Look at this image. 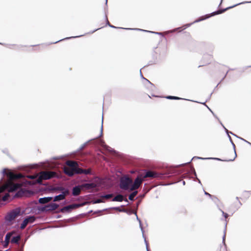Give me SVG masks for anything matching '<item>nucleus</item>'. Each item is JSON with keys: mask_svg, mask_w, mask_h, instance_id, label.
<instances>
[{"mask_svg": "<svg viewBox=\"0 0 251 251\" xmlns=\"http://www.w3.org/2000/svg\"><path fill=\"white\" fill-rule=\"evenodd\" d=\"M132 184V180L127 176L121 177L120 187L122 189L127 190Z\"/></svg>", "mask_w": 251, "mask_h": 251, "instance_id": "1", "label": "nucleus"}, {"mask_svg": "<svg viewBox=\"0 0 251 251\" xmlns=\"http://www.w3.org/2000/svg\"><path fill=\"white\" fill-rule=\"evenodd\" d=\"M19 213V210H13L10 212L5 217V220L7 224L9 225V224L15 218Z\"/></svg>", "mask_w": 251, "mask_h": 251, "instance_id": "2", "label": "nucleus"}, {"mask_svg": "<svg viewBox=\"0 0 251 251\" xmlns=\"http://www.w3.org/2000/svg\"><path fill=\"white\" fill-rule=\"evenodd\" d=\"M41 174V177L44 179V180L49 179L55 175V173L54 172H46L43 171L40 173Z\"/></svg>", "mask_w": 251, "mask_h": 251, "instance_id": "3", "label": "nucleus"}, {"mask_svg": "<svg viewBox=\"0 0 251 251\" xmlns=\"http://www.w3.org/2000/svg\"><path fill=\"white\" fill-rule=\"evenodd\" d=\"M143 179L139 178V177H137L134 181V183L133 184H131V187L130 188V190L132 191L133 190L136 189L139 187L141 184L142 183L143 181Z\"/></svg>", "mask_w": 251, "mask_h": 251, "instance_id": "4", "label": "nucleus"}, {"mask_svg": "<svg viewBox=\"0 0 251 251\" xmlns=\"http://www.w3.org/2000/svg\"><path fill=\"white\" fill-rule=\"evenodd\" d=\"M251 3V1H245V2H240V3H237V4H236L233 5V6H231L228 7L224 9L219 10H218L217 11L213 12H212L211 13V15H215L220 14L222 13L223 12H224L227 9L233 8V7H234L235 6H237L238 5H240V4H244V3Z\"/></svg>", "mask_w": 251, "mask_h": 251, "instance_id": "5", "label": "nucleus"}, {"mask_svg": "<svg viewBox=\"0 0 251 251\" xmlns=\"http://www.w3.org/2000/svg\"><path fill=\"white\" fill-rule=\"evenodd\" d=\"M69 194V190H65L64 191H62L61 194L56 196L54 198L53 201H58L60 200H62L65 199L66 195H68Z\"/></svg>", "mask_w": 251, "mask_h": 251, "instance_id": "6", "label": "nucleus"}, {"mask_svg": "<svg viewBox=\"0 0 251 251\" xmlns=\"http://www.w3.org/2000/svg\"><path fill=\"white\" fill-rule=\"evenodd\" d=\"M35 221V218L33 216H31L28 218H25L21 226V228H24L28 223H33Z\"/></svg>", "mask_w": 251, "mask_h": 251, "instance_id": "7", "label": "nucleus"}, {"mask_svg": "<svg viewBox=\"0 0 251 251\" xmlns=\"http://www.w3.org/2000/svg\"><path fill=\"white\" fill-rule=\"evenodd\" d=\"M80 204H73L69 205L67 206H66L64 207H63L62 209H61L60 211L62 212H64L65 211H69L72 209H75V208L78 207L80 206Z\"/></svg>", "mask_w": 251, "mask_h": 251, "instance_id": "8", "label": "nucleus"}, {"mask_svg": "<svg viewBox=\"0 0 251 251\" xmlns=\"http://www.w3.org/2000/svg\"><path fill=\"white\" fill-rule=\"evenodd\" d=\"M64 173L70 176H72L74 175V171L73 169L70 168L69 167H64Z\"/></svg>", "mask_w": 251, "mask_h": 251, "instance_id": "9", "label": "nucleus"}, {"mask_svg": "<svg viewBox=\"0 0 251 251\" xmlns=\"http://www.w3.org/2000/svg\"><path fill=\"white\" fill-rule=\"evenodd\" d=\"M135 215L136 216V219L137 220L139 221V226H140V229H141V231L142 233V236L144 238V242H145V243L146 244V250L147 251H149L148 250V244H147V242L146 240V238L144 236V230H143V227L142 226V225H141V221L138 218V217H137V215H136V213H135Z\"/></svg>", "mask_w": 251, "mask_h": 251, "instance_id": "10", "label": "nucleus"}, {"mask_svg": "<svg viewBox=\"0 0 251 251\" xmlns=\"http://www.w3.org/2000/svg\"><path fill=\"white\" fill-rule=\"evenodd\" d=\"M12 234H13V232H11L7 233L6 234V235H5L4 244L3 245L4 247H6L8 246V245L9 243V240H10Z\"/></svg>", "mask_w": 251, "mask_h": 251, "instance_id": "11", "label": "nucleus"}, {"mask_svg": "<svg viewBox=\"0 0 251 251\" xmlns=\"http://www.w3.org/2000/svg\"><path fill=\"white\" fill-rule=\"evenodd\" d=\"M52 199L51 197H45L41 198L39 199V202L41 204H44L49 202Z\"/></svg>", "mask_w": 251, "mask_h": 251, "instance_id": "12", "label": "nucleus"}, {"mask_svg": "<svg viewBox=\"0 0 251 251\" xmlns=\"http://www.w3.org/2000/svg\"><path fill=\"white\" fill-rule=\"evenodd\" d=\"M59 206V205L55 203H51L47 205L48 211H51L56 209Z\"/></svg>", "mask_w": 251, "mask_h": 251, "instance_id": "13", "label": "nucleus"}, {"mask_svg": "<svg viewBox=\"0 0 251 251\" xmlns=\"http://www.w3.org/2000/svg\"><path fill=\"white\" fill-rule=\"evenodd\" d=\"M81 186H76L73 188L72 194L74 196L78 195L80 192Z\"/></svg>", "mask_w": 251, "mask_h": 251, "instance_id": "14", "label": "nucleus"}, {"mask_svg": "<svg viewBox=\"0 0 251 251\" xmlns=\"http://www.w3.org/2000/svg\"><path fill=\"white\" fill-rule=\"evenodd\" d=\"M66 164L69 166L74 169L75 167L78 166V164L76 161L68 160L66 162Z\"/></svg>", "mask_w": 251, "mask_h": 251, "instance_id": "15", "label": "nucleus"}, {"mask_svg": "<svg viewBox=\"0 0 251 251\" xmlns=\"http://www.w3.org/2000/svg\"><path fill=\"white\" fill-rule=\"evenodd\" d=\"M20 187V185L19 184H13L10 185L8 191L9 192H13L16 190L18 188Z\"/></svg>", "mask_w": 251, "mask_h": 251, "instance_id": "16", "label": "nucleus"}, {"mask_svg": "<svg viewBox=\"0 0 251 251\" xmlns=\"http://www.w3.org/2000/svg\"><path fill=\"white\" fill-rule=\"evenodd\" d=\"M126 29H128V30H140V31H144V32H150V33H153V34H157V35H161L162 33L161 32H153V31H149V30H144V29H139V28H125Z\"/></svg>", "mask_w": 251, "mask_h": 251, "instance_id": "17", "label": "nucleus"}, {"mask_svg": "<svg viewBox=\"0 0 251 251\" xmlns=\"http://www.w3.org/2000/svg\"><path fill=\"white\" fill-rule=\"evenodd\" d=\"M123 201H124V197H123V195H122L121 194H119V195H117L115 197H114L112 199L113 201L121 202Z\"/></svg>", "mask_w": 251, "mask_h": 251, "instance_id": "18", "label": "nucleus"}, {"mask_svg": "<svg viewBox=\"0 0 251 251\" xmlns=\"http://www.w3.org/2000/svg\"><path fill=\"white\" fill-rule=\"evenodd\" d=\"M156 176V174L151 171H148L146 172L145 175L143 176V178L146 177H155Z\"/></svg>", "mask_w": 251, "mask_h": 251, "instance_id": "19", "label": "nucleus"}, {"mask_svg": "<svg viewBox=\"0 0 251 251\" xmlns=\"http://www.w3.org/2000/svg\"><path fill=\"white\" fill-rule=\"evenodd\" d=\"M82 187H85L87 189L93 188L96 187V184L94 183H86L81 185Z\"/></svg>", "mask_w": 251, "mask_h": 251, "instance_id": "20", "label": "nucleus"}, {"mask_svg": "<svg viewBox=\"0 0 251 251\" xmlns=\"http://www.w3.org/2000/svg\"><path fill=\"white\" fill-rule=\"evenodd\" d=\"M228 138H229V140L230 141V142L231 143V144H232V146L233 147V150H234V156L233 158H232V159H229L228 160L229 161H233L235 159V158H236V156H237L236 155V151H235V147L234 144L232 141L231 137H230V136L229 135H228Z\"/></svg>", "mask_w": 251, "mask_h": 251, "instance_id": "21", "label": "nucleus"}, {"mask_svg": "<svg viewBox=\"0 0 251 251\" xmlns=\"http://www.w3.org/2000/svg\"><path fill=\"white\" fill-rule=\"evenodd\" d=\"M74 173L77 174H81L83 173V169H80L78 167V166H76L75 167L74 169Z\"/></svg>", "mask_w": 251, "mask_h": 251, "instance_id": "22", "label": "nucleus"}, {"mask_svg": "<svg viewBox=\"0 0 251 251\" xmlns=\"http://www.w3.org/2000/svg\"><path fill=\"white\" fill-rule=\"evenodd\" d=\"M20 239V236L19 235H18V236H15V237H13L12 238L11 242L13 243L18 244Z\"/></svg>", "mask_w": 251, "mask_h": 251, "instance_id": "23", "label": "nucleus"}, {"mask_svg": "<svg viewBox=\"0 0 251 251\" xmlns=\"http://www.w3.org/2000/svg\"><path fill=\"white\" fill-rule=\"evenodd\" d=\"M137 191H135L133 192L131 194H130L129 196L128 199L130 201L133 200L134 197L137 195Z\"/></svg>", "mask_w": 251, "mask_h": 251, "instance_id": "24", "label": "nucleus"}, {"mask_svg": "<svg viewBox=\"0 0 251 251\" xmlns=\"http://www.w3.org/2000/svg\"><path fill=\"white\" fill-rule=\"evenodd\" d=\"M51 191H64L65 189L62 187H53L50 189Z\"/></svg>", "mask_w": 251, "mask_h": 251, "instance_id": "25", "label": "nucleus"}, {"mask_svg": "<svg viewBox=\"0 0 251 251\" xmlns=\"http://www.w3.org/2000/svg\"><path fill=\"white\" fill-rule=\"evenodd\" d=\"M47 207V205H45V206L44 207H40V208H38V212H44V211H48V208H46Z\"/></svg>", "mask_w": 251, "mask_h": 251, "instance_id": "26", "label": "nucleus"}, {"mask_svg": "<svg viewBox=\"0 0 251 251\" xmlns=\"http://www.w3.org/2000/svg\"><path fill=\"white\" fill-rule=\"evenodd\" d=\"M93 139H91V140H89L88 141H87V142H85L84 143H83V144H82L80 147L79 148V149L78 150V151H80V150H82L85 147V146L91 140H92Z\"/></svg>", "mask_w": 251, "mask_h": 251, "instance_id": "27", "label": "nucleus"}, {"mask_svg": "<svg viewBox=\"0 0 251 251\" xmlns=\"http://www.w3.org/2000/svg\"><path fill=\"white\" fill-rule=\"evenodd\" d=\"M102 124H103V114L102 115L101 126L100 130V134L96 138H99L100 137H101L102 136V130H103Z\"/></svg>", "mask_w": 251, "mask_h": 251, "instance_id": "28", "label": "nucleus"}, {"mask_svg": "<svg viewBox=\"0 0 251 251\" xmlns=\"http://www.w3.org/2000/svg\"><path fill=\"white\" fill-rule=\"evenodd\" d=\"M22 177H23V176L21 174H18V175H11V178H12V179H14V178H21Z\"/></svg>", "mask_w": 251, "mask_h": 251, "instance_id": "29", "label": "nucleus"}, {"mask_svg": "<svg viewBox=\"0 0 251 251\" xmlns=\"http://www.w3.org/2000/svg\"><path fill=\"white\" fill-rule=\"evenodd\" d=\"M166 98V99H169V100H180V99H181V98H179L177 97H175V96H167Z\"/></svg>", "mask_w": 251, "mask_h": 251, "instance_id": "30", "label": "nucleus"}, {"mask_svg": "<svg viewBox=\"0 0 251 251\" xmlns=\"http://www.w3.org/2000/svg\"><path fill=\"white\" fill-rule=\"evenodd\" d=\"M8 184H5V185H4L2 186L1 187H0V193L3 192L8 187Z\"/></svg>", "mask_w": 251, "mask_h": 251, "instance_id": "31", "label": "nucleus"}, {"mask_svg": "<svg viewBox=\"0 0 251 251\" xmlns=\"http://www.w3.org/2000/svg\"><path fill=\"white\" fill-rule=\"evenodd\" d=\"M195 158L198 159H201V160L209 159V157L203 158V157H194L190 161L187 162V163H189L192 160V159H194ZM186 164H187V163Z\"/></svg>", "mask_w": 251, "mask_h": 251, "instance_id": "32", "label": "nucleus"}, {"mask_svg": "<svg viewBox=\"0 0 251 251\" xmlns=\"http://www.w3.org/2000/svg\"><path fill=\"white\" fill-rule=\"evenodd\" d=\"M112 197H113L112 194H107V195L101 196L102 198H105L107 199H110V198H112Z\"/></svg>", "mask_w": 251, "mask_h": 251, "instance_id": "33", "label": "nucleus"}, {"mask_svg": "<svg viewBox=\"0 0 251 251\" xmlns=\"http://www.w3.org/2000/svg\"><path fill=\"white\" fill-rule=\"evenodd\" d=\"M43 180H44V179L41 177V174H40V176L39 177L37 178L36 181L37 183L41 184Z\"/></svg>", "mask_w": 251, "mask_h": 251, "instance_id": "34", "label": "nucleus"}, {"mask_svg": "<svg viewBox=\"0 0 251 251\" xmlns=\"http://www.w3.org/2000/svg\"><path fill=\"white\" fill-rule=\"evenodd\" d=\"M91 173V169H88L87 170H83V173H84L85 174H89Z\"/></svg>", "mask_w": 251, "mask_h": 251, "instance_id": "35", "label": "nucleus"}, {"mask_svg": "<svg viewBox=\"0 0 251 251\" xmlns=\"http://www.w3.org/2000/svg\"><path fill=\"white\" fill-rule=\"evenodd\" d=\"M9 197V194H8V193L6 194L4 196H3V197H2V200H3V201H6V200L8 199V198Z\"/></svg>", "mask_w": 251, "mask_h": 251, "instance_id": "36", "label": "nucleus"}, {"mask_svg": "<svg viewBox=\"0 0 251 251\" xmlns=\"http://www.w3.org/2000/svg\"><path fill=\"white\" fill-rule=\"evenodd\" d=\"M140 73L141 77L142 78H143V79H145L147 82H148V83L149 84H150L151 85L153 86V85H152V84H151V82H150L148 79H147L145 78L144 77H143V75H142V73H141V70L140 71Z\"/></svg>", "mask_w": 251, "mask_h": 251, "instance_id": "37", "label": "nucleus"}, {"mask_svg": "<svg viewBox=\"0 0 251 251\" xmlns=\"http://www.w3.org/2000/svg\"><path fill=\"white\" fill-rule=\"evenodd\" d=\"M100 202H103V201L101 199H98L97 200H95L94 201H93V203H100Z\"/></svg>", "mask_w": 251, "mask_h": 251, "instance_id": "38", "label": "nucleus"}, {"mask_svg": "<svg viewBox=\"0 0 251 251\" xmlns=\"http://www.w3.org/2000/svg\"><path fill=\"white\" fill-rule=\"evenodd\" d=\"M105 148L107 150H108L109 151H111V152L114 151V150L112 148H111L110 147H109L108 146H105Z\"/></svg>", "mask_w": 251, "mask_h": 251, "instance_id": "39", "label": "nucleus"}, {"mask_svg": "<svg viewBox=\"0 0 251 251\" xmlns=\"http://www.w3.org/2000/svg\"><path fill=\"white\" fill-rule=\"evenodd\" d=\"M106 21H107V25H108L111 28H117V27L115 26H113V25H111L109 24L108 21V20L107 18H106Z\"/></svg>", "mask_w": 251, "mask_h": 251, "instance_id": "40", "label": "nucleus"}, {"mask_svg": "<svg viewBox=\"0 0 251 251\" xmlns=\"http://www.w3.org/2000/svg\"><path fill=\"white\" fill-rule=\"evenodd\" d=\"M221 212L222 213V215L225 217V218H227L228 216V214L227 213H225L223 210H220Z\"/></svg>", "mask_w": 251, "mask_h": 251, "instance_id": "41", "label": "nucleus"}, {"mask_svg": "<svg viewBox=\"0 0 251 251\" xmlns=\"http://www.w3.org/2000/svg\"><path fill=\"white\" fill-rule=\"evenodd\" d=\"M111 208L113 209H115V210H118L119 211H122V210L119 207H112Z\"/></svg>", "mask_w": 251, "mask_h": 251, "instance_id": "42", "label": "nucleus"}, {"mask_svg": "<svg viewBox=\"0 0 251 251\" xmlns=\"http://www.w3.org/2000/svg\"><path fill=\"white\" fill-rule=\"evenodd\" d=\"M240 139L244 141L245 142H246L248 144L251 145V143H250L249 142L246 141V140L244 139L243 138H240Z\"/></svg>", "mask_w": 251, "mask_h": 251, "instance_id": "43", "label": "nucleus"}, {"mask_svg": "<svg viewBox=\"0 0 251 251\" xmlns=\"http://www.w3.org/2000/svg\"><path fill=\"white\" fill-rule=\"evenodd\" d=\"M209 159L216 160H221L220 158H216V157H209Z\"/></svg>", "mask_w": 251, "mask_h": 251, "instance_id": "44", "label": "nucleus"}, {"mask_svg": "<svg viewBox=\"0 0 251 251\" xmlns=\"http://www.w3.org/2000/svg\"><path fill=\"white\" fill-rule=\"evenodd\" d=\"M204 19H200V20H196L195 21L194 23H198L199 22H200L203 20H204Z\"/></svg>", "mask_w": 251, "mask_h": 251, "instance_id": "45", "label": "nucleus"}, {"mask_svg": "<svg viewBox=\"0 0 251 251\" xmlns=\"http://www.w3.org/2000/svg\"><path fill=\"white\" fill-rule=\"evenodd\" d=\"M204 194H205V195H208V196L209 197H211V195H210V194H209V193H207V192H204Z\"/></svg>", "mask_w": 251, "mask_h": 251, "instance_id": "46", "label": "nucleus"}, {"mask_svg": "<svg viewBox=\"0 0 251 251\" xmlns=\"http://www.w3.org/2000/svg\"><path fill=\"white\" fill-rule=\"evenodd\" d=\"M230 133L231 134H232L233 136H235L236 137H237V138H238L240 139V137H238L237 136H236V135H235V134H233V133H232V132H230Z\"/></svg>", "mask_w": 251, "mask_h": 251, "instance_id": "47", "label": "nucleus"}, {"mask_svg": "<svg viewBox=\"0 0 251 251\" xmlns=\"http://www.w3.org/2000/svg\"><path fill=\"white\" fill-rule=\"evenodd\" d=\"M100 212H101V211H100V210H98V211H95V212H94V213H95V214H96V213H98Z\"/></svg>", "mask_w": 251, "mask_h": 251, "instance_id": "48", "label": "nucleus"}, {"mask_svg": "<svg viewBox=\"0 0 251 251\" xmlns=\"http://www.w3.org/2000/svg\"><path fill=\"white\" fill-rule=\"evenodd\" d=\"M62 40H63V39H60V40H58V41H57L55 42L54 43H57V42H59V41H62Z\"/></svg>", "mask_w": 251, "mask_h": 251, "instance_id": "49", "label": "nucleus"}, {"mask_svg": "<svg viewBox=\"0 0 251 251\" xmlns=\"http://www.w3.org/2000/svg\"><path fill=\"white\" fill-rule=\"evenodd\" d=\"M80 36H81V35L74 36V37H72L73 38H76V37H80Z\"/></svg>", "mask_w": 251, "mask_h": 251, "instance_id": "50", "label": "nucleus"}, {"mask_svg": "<svg viewBox=\"0 0 251 251\" xmlns=\"http://www.w3.org/2000/svg\"><path fill=\"white\" fill-rule=\"evenodd\" d=\"M20 193V192H18L16 195H15V197L16 196H18L19 195V193Z\"/></svg>", "mask_w": 251, "mask_h": 251, "instance_id": "51", "label": "nucleus"}, {"mask_svg": "<svg viewBox=\"0 0 251 251\" xmlns=\"http://www.w3.org/2000/svg\"><path fill=\"white\" fill-rule=\"evenodd\" d=\"M124 200V201H125L126 202H128V200H127L126 199H125V200Z\"/></svg>", "mask_w": 251, "mask_h": 251, "instance_id": "52", "label": "nucleus"}, {"mask_svg": "<svg viewBox=\"0 0 251 251\" xmlns=\"http://www.w3.org/2000/svg\"><path fill=\"white\" fill-rule=\"evenodd\" d=\"M99 29V28H98V29H96L94 30V31H93L92 32V33H93V32H95V31H97V30L98 29Z\"/></svg>", "mask_w": 251, "mask_h": 251, "instance_id": "53", "label": "nucleus"}, {"mask_svg": "<svg viewBox=\"0 0 251 251\" xmlns=\"http://www.w3.org/2000/svg\"><path fill=\"white\" fill-rule=\"evenodd\" d=\"M5 169H4V170H3L2 173H3V174H4V173H5Z\"/></svg>", "mask_w": 251, "mask_h": 251, "instance_id": "54", "label": "nucleus"}, {"mask_svg": "<svg viewBox=\"0 0 251 251\" xmlns=\"http://www.w3.org/2000/svg\"><path fill=\"white\" fill-rule=\"evenodd\" d=\"M225 235L224 236L223 238V242L224 241V240H225Z\"/></svg>", "mask_w": 251, "mask_h": 251, "instance_id": "55", "label": "nucleus"}, {"mask_svg": "<svg viewBox=\"0 0 251 251\" xmlns=\"http://www.w3.org/2000/svg\"><path fill=\"white\" fill-rule=\"evenodd\" d=\"M182 183H183V185H185V181H183V182H182Z\"/></svg>", "mask_w": 251, "mask_h": 251, "instance_id": "56", "label": "nucleus"}, {"mask_svg": "<svg viewBox=\"0 0 251 251\" xmlns=\"http://www.w3.org/2000/svg\"><path fill=\"white\" fill-rule=\"evenodd\" d=\"M107 0H105V4H107Z\"/></svg>", "mask_w": 251, "mask_h": 251, "instance_id": "57", "label": "nucleus"}, {"mask_svg": "<svg viewBox=\"0 0 251 251\" xmlns=\"http://www.w3.org/2000/svg\"><path fill=\"white\" fill-rule=\"evenodd\" d=\"M71 37H68V38H66L65 39H70L71 38Z\"/></svg>", "mask_w": 251, "mask_h": 251, "instance_id": "58", "label": "nucleus"}, {"mask_svg": "<svg viewBox=\"0 0 251 251\" xmlns=\"http://www.w3.org/2000/svg\"><path fill=\"white\" fill-rule=\"evenodd\" d=\"M207 108H208V109H209V110H210V111H211V109H210V108H209L208 106H207Z\"/></svg>", "mask_w": 251, "mask_h": 251, "instance_id": "59", "label": "nucleus"}, {"mask_svg": "<svg viewBox=\"0 0 251 251\" xmlns=\"http://www.w3.org/2000/svg\"><path fill=\"white\" fill-rule=\"evenodd\" d=\"M131 173H134V171H131Z\"/></svg>", "mask_w": 251, "mask_h": 251, "instance_id": "60", "label": "nucleus"}, {"mask_svg": "<svg viewBox=\"0 0 251 251\" xmlns=\"http://www.w3.org/2000/svg\"><path fill=\"white\" fill-rule=\"evenodd\" d=\"M209 17H210V16H208V17H206V18H209ZM205 19H206V18H205Z\"/></svg>", "mask_w": 251, "mask_h": 251, "instance_id": "61", "label": "nucleus"}, {"mask_svg": "<svg viewBox=\"0 0 251 251\" xmlns=\"http://www.w3.org/2000/svg\"><path fill=\"white\" fill-rule=\"evenodd\" d=\"M29 178H33V177L32 176H30V177H29Z\"/></svg>", "mask_w": 251, "mask_h": 251, "instance_id": "62", "label": "nucleus"}]
</instances>
